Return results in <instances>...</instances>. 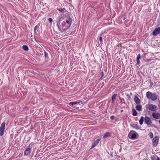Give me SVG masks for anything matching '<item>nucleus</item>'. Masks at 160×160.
Wrapping results in <instances>:
<instances>
[{
  "label": "nucleus",
  "instance_id": "nucleus-1",
  "mask_svg": "<svg viewBox=\"0 0 160 160\" xmlns=\"http://www.w3.org/2000/svg\"><path fill=\"white\" fill-rule=\"evenodd\" d=\"M146 97L147 98L154 101L156 100L158 98V96L156 94L152 93L150 91L147 92Z\"/></svg>",
  "mask_w": 160,
  "mask_h": 160
},
{
  "label": "nucleus",
  "instance_id": "nucleus-2",
  "mask_svg": "<svg viewBox=\"0 0 160 160\" xmlns=\"http://www.w3.org/2000/svg\"><path fill=\"white\" fill-rule=\"evenodd\" d=\"M145 107L146 108H148L149 110L152 111H156L158 109L156 105L152 104H147Z\"/></svg>",
  "mask_w": 160,
  "mask_h": 160
},
{
  "label": "nucleus",
  "instance_id": "nucleus-3",
  "mask_svg": "<svg viewBox=\"0 0 160 160\" xmlns=\"http://www.w3.org/2000/svg\"><path fill=\"white\" fill-rule=\"evenodd\" d=\"M128 137L131 139H135L136 138L137 133L133 131H131L128 134Z\"/></svg>",
  "mask_w": 160,
  "mask_h": 160
},
{
  "label": "nucleus",
  "instance_id": "nucleus-4",
  "mask_svg": "<svg viewBox=\"0 0 160 160\" xmlns=\"http://www.w3.org/2000/svg\"><path fill=\"white\" fill-rule=\"evenodd\" d=\"M5 124L6 123L5 122H3L1 125L0 128V135L1 136H2L3 135L5 129Z\"/></svg>",
  "mask_w": 160,
  "mask_h": 160
},
{
  "label": "nucleus",
  "instance_id": "nucleus-5",
  "mask_svg": "<svg viewBox=\"0 0 160 160\" xmlns=\"http://www.w3.org/2000/svg\"><path fill=\"white\" fill-rule=\"evenodd\" d=\"M159 141V138L158 136H155L153 139L152 141V144L153 146L155 147L158 144Z\"/></svg>",
  "mask_w": 160,
  "mask_h": 160
},
{
  "label": "nucleus",
  "instance_id": "nucleus-6",
  "mask_svg": "<svg viewBox=\"0 0 160 160\" xmlns=\"http://www.w3.org/2000/svg\"><path fill=\"white\" fill-rule=\"evenodd\" d=\"M144 122L148 126H150L152 123V121L150 118L148 117H145L144 119Z\"/></svg>",
  "mask_w": 160,
  "mask_h": 160
},
{
  "label": "nucleus",
  "instance_id": "nucleus-7",
  "mask_svg": "<svg viewBox=\"0 0 160 160\" xmlns=\"http://www.w3.org/2000/svg\"><path fill=\"white\" fill-rule=\"evenodd\" d=\"M160 33V28H158L155 29L152 32V35L153 36H156L158 34Z\"/></svg>",
  "mask_w": 160,
  "mask_h": 160
},
{
  "label": "nucleus",
  "instance_id": "nucleus-8",
  "mask_svg": "<svg viewBox=\"0 0 160 160\" xmlns=\"http://www.w3.org/2000/svg\"><path fill=\"white\" fill-rule=\"evenodd\" d=\"M152 116L155 119H158L160 116V114L158 112H153L152 113Z\"/></svg>",
  "mask_w": 160,
  "mask_h": 160
},
{
  "label": "nucleus",
  "instance_id": "nucleus-9",
  "mask_svg": "<svg viewBox=\"0 0 160 160\" xmlns=\"http://www.w3.org/2000/svg\"><path fill=\"white\" fill-rule=\"evenodd\" d=\"M31 149L29 147L27 148L25 150L24 152V155L25 156L29 154L30 153V152H31Z\"/></svg>",
  "mask_w": 160,
  "mask_h": 160
},
{
  "label": "nucleus",
  "instance_id": "nucleus-10",
  "mask_svg": "<svg viewBox=\"0 0 160 160\" xmlns=\"http://www.w3.org/2000/svg\"><path fill=\"white\" fill-rule=\"evenodd\" d=\"M100 140V139L99 138L97 139L92 145L91 148H93L95 147L98 143Z\"/></svg>",
  "mask_w": 160,
  "mask_h": 160
},
{
  "label": "nucleus",
  "instance_id": "nucleus-11",
  "mask_svg": "<svg viewBox=\"0 0 160 160\" xmlns=\"http://www.w3.org/2000/svg\"><path fill=\"white\" fill-rule=\"evenodd\" d=\"M134 100L137 104H139L140 103V100L139 98L137 96H135L134 97Z\"/></svg>",
  "mask_w": 160,
  "mask_h": 160
},
{
  "label": "nucleus",
  "instance_id": "nucleus-12",
  "mask_svg": "<svg viewBox=\"0 0 160 160\" xmlns=\"http://www.w3.org/2000/svg\"><path fill=\"white\" fill-rule=\"evenodd\" d=\"M72 21V19L70 18H68L67 19H66V22L67 24H69V25H71V22Z\"/></svg>",
  "mask_w": 160,
  "mask_h": 160
},
{
  "label": "nucleus",
  "instance_id": "nucleus-13",
  "mask_svg": "<svg viewBox=\"0 0 160 160\" xmlns=\"http://www.w3.org/2000/svg\"><path fill=\"white\" fill-rule=\"evenodd\" d=\"M111 136V133L110 132H108L105 133L103 136V138H105L108 137H109Z\"/></svg>",
  "mask_w": 160,
  "mask_h": 160
},
{
  "label": "nucleus",
  "instance_id": "nucleus-14",
  "mask_svg": "<svg viewBox=\"0 0 160 160\" xmlns=\"http://www.w3.org/2000/svg\"><path fill=\"white\" fill-rule=\"evenodd\" d=\"M136 108L137 110L140 111L142 109V107L140 105H138L136 106Z\"/></svg>",
  "mask_w": 160,
  "mask_h": 160
},
{
  "label": "nucleus",
  "instance_id": "nucleus-15",
  "mask_svg": "<svg viewBox=\"0 0 160 160\" xmlns=\"http://www.w3.org/2000/svg\"><path fill=\"white\" fill-rule=\"evenodd\" d=\"M132 115L134 116H136L137 115L138 113L134 109H133L132 110Z\"/></svg>",
  "mask_w": 160,
  "mask_h": 160
},
{
  "label": "nucleus",
  "instance_id": "nucleus-16",
  "mask_svg": "<svg viewBox=\"0 0 160 160\" xmlns=\"http://www.w3.org/2000/svg\"><path fill=\"white\" fill-rule=\"evenodd\" d=\"M144 120V118L142 116L141 117L140 119L139 120V122L140 125H142V124Z\"/></svg>",
  "mask_w": 160,
  "mask_h": 160
},
{
  "label": "nucleus",
  "instance_id": "nucleus-17",
  "mask_svg": "<svg viewBox=\"0 0 160 160\" xmlns=\"http://www.w3.org/2000/svg\"><path fill=\"white\" fill-rule=\"evenodd\" d=\"M132 127L134 128L137 129H139V128L137 124H133L131 125Z\"/></svg>",
  "mask_w": 160,
  "mask_h": 160
},
{
  "label": "nucleus",
  "instance_id": "nucleus-18",
  "mask_svg": "<svg viewBox=\"0 0 160 160\" xmlns=\"http://www.w3.org/2000/svg\"><path fill=\"white\" fill-rule=\"evenodd\" d=\"M79 103V102H71L69 103V105H72V106H73L75 104H78Z\"/></svg>",
  "mask_w": 160,
  "mask_h": 160
},
{
  "label": "nucleus",
  "instance_id": "nucleus-19",
  "mask_svg": "<svg viewBox=\"0 0 160 160\" xmlns=\"http://www.w3.org/2000/svg\"><path fill=\"white\" fill-rule=\"evenodd\" d=\"M22 48L25 51H28V47L26 45H24L22 47Z\"/></svg>",
  "mask_w": 160,
  "mask_h": 160
},
{
  "label": "nucleus",
  "instance_id": "nucleus-20",
  "mask_svg": "<svg viewBox=\"0 0 160 160\" xmlns=\"http://www.w3.org/2000/svg\"><path fill=\"white\" fill-rule=\"evenodd\" d=\"M57 26L58 27L59 30L60 31V27H61L60 21H58L57 22Z\"/></svg>",
  "mask_w": 160,
  "mask_h": 160
},
{
  "label": "nucleus",
  "instance_id": "nucleus-21",
  "mask_svg": "<svg viewBox=\"0 0 160 160\" xmlns=\"http://www.w3.org/2000/svg\"><path fill=\"white\" fill-rule=\"evenodd\" d=\"M58 10L62 12H64L66 11V10L65 8H63V9L60 8Z\"/></svg>",
  "mask_w": 160,
  "mask_h": 160
},
{
  "label": "nucleus",
  "instance_id": "nucleus-22",
  "mask_svg": "<svg viewBox=\"0 0 160 160\" xmlns=\"http://www.w3.org/2000/svg\"><path fill=\"white\" fill-rule=\"evenodd\" d=\"M117 96V94H113L112 97V100H115L116 97Z\"/></svg>",
  "mask_w": 160,
  "mask_h": 160
},
{
  "label": "nucleus",
  "instance_id": "nucleus-23",
  "mask_svg": "<svg viewBox=\"0 0 160 160\" xmlns=\"http://www.w3.org/2000/svg\"><path fill=\"white\" fill-rule=\"evenodd\" d=\"M149 136L151 138H152L153 136V133L152 132H150L149 134Z\"/></svg>",
  "mask_w": 160,
  "mask_h": 160
},
{
  "label": "nucleus",
  "instance_id": "nucleus-24",
  "mask_svg": "<svg viewBox=\"0 0 160 160\" xmlns=\"http://www.w3.org/2000/svg\"><path fill=\"white\" fill-rule=\"evenodd\" d=\"M141 58V56L139 54L138 55L137 57L136 60H140V59Z\"/></svg>",
  "mask_w": 160,
  "mask_h": 160
},
{
  "label": "nucleus",
  "instance_id": "nucleus-25",
  "mask_svg": "<svg viewBox=\"0 0 160 160\" xmlns=\"http://www.w3.org/2000/svg\"><path fill=\"white\" fill-rule=\"evenodd\" d=\"M151 159L152 160H155L156 158L155 156H152L151 157Z\"/></svg>",
  "mask_w": 160,
  "mask_h": 160
},
{
  "label": "nucleus",
  "instance_id": "nucleus-26",
  "mask_svg": "<svg viewBox=\"0 0 160 160\" xmlns=\"http://www.w3.org/2000/svg\"><path fill=\"white\" fill-rule=\"evenodd\" d=\"M48 21L50 23H52V19L51 18H48Z\"/></svg>",
  "mask_w": 160,
  "mask_h": 160
},
{
  "label": "nucleus",
  "instance_id": "nucleus-27",
  "mask_svg": "<svg viewBox=\"0 0 160 160\" xmlns=\"http://www.w3.org/2000/svg\"><path fill=\"white\" fill-rule=\"evenodd\" d=\"M136 61H137V63L136 64V65H137L139 64L140 63V60H136Z\"/></svg>",
  "mask_w": 160,
  "mask_h": 160
},
{
  "label": "nucleus",
  "instance_id": "nucleus-28",
  "mask_svg": "<svg viewBox=\"0 0 160 160\" xmlns=\"http://www.w3.org/2000/svg\"><path fill=\"white\" fill-rule=\"evenodd\" d=\"M37 27H38V26H36L34 27V32H36V30L37 29Z\"/></svg>",
  "mask_w": 160,
  "mask_h": 160
},
{
  "label": "nucleus",
  "instance_id": "nucleus-29",
  "mask_svg": "<svg viewBox=\"0 0 160 160\" xmlns=\"http://www.w3.org/2000/svg\"><path fill=\"white\" fill-rule=\"evenodd\" d=\"M114 118H115V117L114 116H113V115L111 116L110 117V119L112 120L114 119Z\"/></svg>",
  "mask_w": 160,
  "mask_h": 160
},
{
  "label": "nucleus",
  "instance_id": "nucleus-30",
  "mask_svg": "<svg viewBox=\"0 0 160 160\" xmlns=\"http://www.w3.org/2000/svg\"><path fill=\"white\" fill-rule=\"evenodd\" d=\"M99 40L100 42H102V37H100L99 38Z\"/></svg>",
  "mask_w": 160,
  "mask_h": 160
},
{
  "label": "nucleus",
  "instance_id": "nucleus-31",
  "mask_svg": "<svg viewBox=\"0 0 160 160\" xmlns=\"http://www.w3.org/2000/svg\"><path fill=\"white\" fill-rule=\"evenodd\" d=\"M103 76V72H102V76H101V78H102Z\"/></svg>",
  "mask_w": 160,
  "mask_h": 160
},
{
  "label": "nucleus",
  "instance_id": "nucleus-32",
  "mask_svg": "<svg viewBox=\"0 0 160 160\" xmlns=\"http://www.w3.org/2000/svg\"><path fill=\"white\" fill-rule=\"evenodd\" d=\"M115 102V100H112V103H113Z\"/></svg>",
  "mask_w": 160,
  "mask_h": 160
},
{
  "label": "nucleus",
  "instance_id": "nucleus-33",
  "mask_svg": "<svg viewBox=\"0 0 160 160\" xmlns=\"http://www.w3.org/2000/svg\"><path fill=\"white\" fill-rule=\"evenodd\" d=\"M156 160H160V158H159L158 157L156 159Z\"/></svg>",
  "mask_w": 160,
  "mask_h": 160
},
{
  "label": "nucleus",
  "instance_id": "nucleus-34",
  "mask_svg": "<svg viewBox=\"0 0 160 160\" xmlns=\"http://www.w3.org/2000/svg\"><path fill=\"white\" fill-rule=\"evenodd\" d=\"M150 83H151V84H152V85H153V82H150Z\"/></svg>",
  "mask_w": 160,
  "mask_h": 160
},
{
  "label": "nucleus",
  "instance_id": "nucleus-35",
  "mask_svg": "<svg viewBox=\"0 0 160 160\" xmlns=\"http://www.w3.org/2000/svg\"><path fill=\"white\" fill-rule=\"evenodd\" d=\"M45 56H46L47 53H46V52H45Z\"/></svg>",
  "mask_w": 160,
  "mask_h": 160
},
{
  "label": "nucleus",
  "instance_id": "nucleus-36",
  "mask_svg": "<svg viewBox=\"0 0 160 160\" xmlns=\"http://www.w3.org/2000/svg\"><path fill=\"white\" fill-rule=\"evenodd\" d=\"M150 61V60L148 59V60H147V62H149V61Z\"/></svg>",
  "mask_w": 160,
  "mask_h": 160
},
{
  "label": "nucleus",
  "instance_id": "nucleus-37",
  "mask_svg": "<svg viewBox=\"0 0 160 160\" xmlns=\"http://www.w3.org/2000/svg\"><path fill=\"white\" fill-rule=\"evenodd\" d=\"M123 110H121V112H123Z\"/></svg>",
  "mask_w": 160,
  "mask_h": 160
},
{
  "label": "nucleus",
  "instance_id": "nucleus-38",
  "mask_svg": "<svg viewBox=\"0 0 160 160\" xmlns=\"http://www.w3.org/2000/svg\"><path fill=\"white\" fill-rule=\"evenodd\" d=\"M159 124H160V120L159 121Z\"/></svg>",
  "mask_w": 160,
  "mask_h": 160
}]
</instances>
